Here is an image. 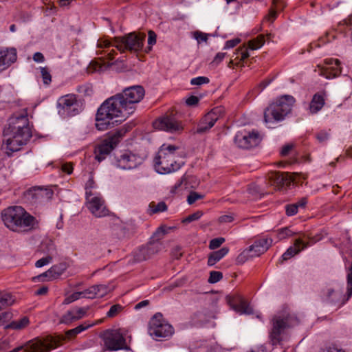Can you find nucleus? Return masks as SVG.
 Masks as SVG:
<instances>
[{"instance_id":"nucleus-1","label":"nucleus","mask_w":352,"mask_h":352,"mask_svg":"<svg viewBox=\"0 0 352 352\" xmlns=\"http://www.w3.org/2000/svg\"><path fill=\"white\" fill-rule=\"evenodd\" d=\"M3 135L2 149L8 155L19 151L30 141L32 132L26 109L15 113L8 119Z\"/></svg>"},{"instance_id":"nucleus-2","label":"nucleus","mask_w":352,"mask_h":352,"mask_svg":"<svg viewBox=\"0 0 352 352\" xmlns=\"http://www.w3.org/2000/svg\"><path fill=\"white\" fill-rule=\"evenodd\" d=\"M145 37L144 34L131 32L122 36H116L112 41L107 38H100L97 43L99 50L96 53L104 54L109 60H112L116 54L115 50H110L111 47H115L121 53L126 51L137 53L142 49Z\"/></svg>"},{"instance_id":"nucleus-3","label":"nucleus","mask_w":352,"mask_h":352,"mask_svg":"<svg viewBox=\"0 0 352 352\" xmlns=\"http://www.w3.org/2000/svg\"><path fill=\"white\" fill-rule=\"evenodd\" d=\"M117 95L106 100L98 109L96 127L104 131L115 124L124 121L131 114Z\"/></svg>"},{"instance_id":"nucleus-4","label":"nucleus","mask_w":352,"mask_h":352,"mask_svg":"<svg viewBox=\"0 0 352 352\" xmlns=\"http://www.w3.org/2000/svg\"><path fill=\"white\" fill-rule=\"evenodd\" d=\"M5 226L12 231L21 232L32 228L37 223L36 218L21 206H10L1 214Z\"/></svg>"},{"instance_id":"nucleus-5","label":"nucleus","mask_w":352,"mask_h":352,"mask_svg":"<svg viewBox=\"0 0 352 352\" xmlns=\"http://www.w3.org/2000/svg\"><path fill=\"white\" fill-rule=\"evenodd\" d=\"M295 102V98L290 95H284L277 98L265 109V124H270L283 120L291 113Z\"/></svg>"},{"instance_id":"nucleus-6","label":"nucleus","mask_w":352,"mask_h":352,"mask_svg":"<svg viewBox=\"0 0 352 352\" xmlns=\"http://www.w3.org/2000/svg\"><path fill=\"white\" fill-rule=\"evenodd\" d=\"M178 147L163 144L154 158V166L160 174H167L176 171L181 167L180 162L175 160V151Z\"/></svg>"},{"instance_id":"nucleus-7","label":"nucleus","mask_w":352,"mask_h":352,"mask_svg":"<svg viewBox=\"0 0 352 352\" xmlns=\"http://www.w3.org/2000/svg\"><path fill=\"white\" fill-rule=\"evenodd\" d=\"M299 323L297 317L285 309L276 314L272 320V328L270 338L273 344H278L282 340V334L287 329L292 328Z\"/></svg>"},{"instance_id":"nucleus-8","label":"nucleus","mask_w":352,"mask_h":352,"mask_svg":"<svg viewBox=\"0 0 352 352\" xmlns=\"http://www.w3.org/2000/svg\"><path fill=\"white\" fill-rule=\"evenodd\" d=\"M273 240L271 238H262L256 240L248 249L243 251L236 258L237 264H243L249 259L258 256L265 252L272 245Z\"/></svg>"},{"instance_id":"nucleus-9","label":"nucleus","mask_w":352,"mask_h":352,"mask_svg":"<svg viewBox=\"0 0 352 352\" xmlns=\"http://www.w3.org/2000/svg\"><path fill=\"white\" fill-rule=\"evenodd\" d=\"M148 332L155 340L170 338L174 332L173 327L162 320L161 314H155L150 320Z\"/></svg>"},{"instance_id":"nucleus-10","label":"nucleus","mask_w":352,"mask_h":352,"mask_svg":"<svg viewBox=\"0 0 352 352\" xmlns=\"http://www.w3.org/2000/svg\"><path fill=\"white\" fill-rule=\"evenodd\" d=\"M123 134L122 131H116L98 144L94 149L96 160L99 162L104 160L120 142Z\"/></svg>"},{"instance_id":"nucleus-11","label":"nucleus","mask_w":352,"mask_h":352,"mask_svg":"<svg viewBox=\"0 0 352 352\" xmlns=\"http://www.w3.org/2000/svg\"><path fill=\"white\" fill-rule=\"evenodd\" d=\"M82 111V106L74 94L61 96L58 100V112L62 117L74 116Z\"/></svg>"},{"instance_id":"nucleus-12","label":"nucleus","mask_w":352,"mask_h":352,"mask_svg":"<svg viewBox=\"0 0 352 352\" xmlns=\"http://www.w3.org/2000/svg\"><path fill=\"white\" fill-rule=\"evenodd\" d=\"M117 96L120 100H123V104L130 114H132L135 109V104L143 98L144 89L142 86H133L125 89L122 94Z\"/></svg>"},{"instance_id":"nucleus-13","label":"nucleus","mask_w":352,"mask_h":352,"mask_svg":"<svg viewBox=\"0 0 352 352\" xmlns=\"http://www.w3.org/2000/svg\"><path fill=\"white\" fill-rule=\"evenodd\" d=\"M58 340L51 336L31 340L25 343L23 352H49L56 348Z\"/></svg>"},{"instance_id":"nucleus-14","label":"nucleus","mask_w":352,"mask_h":352,"mask_svg":"<svg viewBox=\"0 0 352 352\" xmlns=\"http://www.w3.org/2000/svg\"><path fill=\"white\" fill-rule=\"evenodd\" d=\"M262 140L261 134L257 131H238L234 137V143L239 148L249 149L258 146Z\"/></svg>"},{"instance_id":"nucleus-15","label":"nucleus","mask_w":352,"mask_h":352,"mask_svg":"<svg viewBox=\"0 0 352 352\" xmlns=\"http://www.w3.org/2000/svg\"><path fill=\"white\" fill-rule=\"evenodd\" d=\"M106 348L110 351L127 349L125 338L120 329L107 330L103 334Z\"/></svg>"},{"instance_id":"nucleus-16","label":"nucleus","mask_w":352,"mask_h":352,"mask_svg":"<svg viewBox=\"0 0 352 352\" xmlns=\"http://www.w3.org/2000/svg\"><path fill=\"white\" fill-rule=\"evenodd\" d=\"M86 201L88 209L96 217H103L109 214V210L104 205V200L99 194L88 191Z\"/></svg>"},{"instance_id":"nucleus-17","label":"nucleus","mask_w":352,"mask_h":352,"mask_svg":"<svg viewBox=\"0 0 352 352\" xmlns=\"http://www.w3.org/2000/svg\"><path fill=\"white\" fill-rule=\"evenodd\" d=\"M144 161V158L130 151H125L116 158L117 167L123 170L136 168Z\"/></svg>"},{"instance_id":"nucleus-18","label":"nucleus","mask_w":352,"mask_h":352,"mask_svg":"<svg viewBox=\"0 0 352 352\" xmlns=\"http://www.w3.org/2000/svg\"><path fill=\"white\" fill-rule=\"evenodd\" d=\"M153 125L155 129L170 133L180 132L184 129L182 122L172 116L160 117L153 122Z\"/></svg>"},{"instance_id":"nucleus-19","label":"nucleus","mask_w":352,"mask_h":352,"mask_svg":"<svg viewBox=\"0 0 352 352\" xmlns=\"http://www.w3.org/2000/svg\"><path fill=\"white\" fill-rule=\"evenodd\" d=\"M161 243L151 242L145 246L138 248L133 252L135 261L142 262L149 259L153 255L157 254L162 250Z\"/></svg>"},{"instance_id":"nucleus-20","label":"nucleus","mask_w":352,"mask_h":352,"mask_svg":"<svg viewBox=\"0 0 352 352\" xmlns=\"http://www.w3.org/2000/svg\"><path fill=\"white\" fill-rule=\"evenodd\" d=\"M89 307H74L67 311L60 318V323L70 324L72 322L79 320L87 314Z\"/></svg>"},{"instance_id":"nucleus-21","label":"nucleus","mask_w":352,"mask_h":352,"mask_svg":"<svg viewBox=\"0 0 352 352\" xmlns=\"http://www.w3.org/2000/svg\"><path fill=\"white\" fill-rule=\"evenodd\" d=\"M218 112L217 109H212L207 113L199 122L195 133L204 134L208 132L219 119Z\"/></svg>"},{"instance_id":"nucleus-22","label":"nucleus","mask_w":352,"mask_h":352,"mask_svg":"<svg viewBox=\"0 0 352 352\" xmlns=\"http://www.w3.org/2000/svg\"><path fill=\"white\" fill-rule=\"evenodd\" d=\"M341 73L340 62L338 59L329 58L324 60V66L320 69V75L326 78H332Z\"/></svg>"},{"instance_id":"nucleus-23","label":"nucleus","mask_w":352,"mask_h":352,"mask_svg":"<svg viewBox=\"0 0 352 352\" xmlns=\"http://www.w3.org/2000/svg\"><path fill=\"white\" fill-rule=\"evenodd\" d=\"M307 239L305 234H302L298 238L296 239L294 243V246L289 247L286 252L282 255L280 263L287 261L300 252L307 248L309 246V243L306 242Z\"/></svg>"},{"instance_id":"nucleus-24","label":"nucleus","mask_w":352,"mask_h":352,"mask_svg":"<svg viewBox=\"0 0 352 352\" xmlns=\"http://www.w3.org/2000/svg\"><path fill=\"white\" fill-rule=\"evenodd\" d=\"M101 322H102V320H98L96 322L85 321L84 322L79 324L76 327L67 331L65 333V336H53V338L59 340L56 347H58V346L62 344V342L65 339V338H67L68 339H71V338L75 337L78 333L82 332L83 331H85V330L88 329L89 328L94 327V325L100 324ZM50 336L52 337V336Z\"/></svg>"},{"instance_id":"nucleus-25","label":"nucleus","mask_w":352,"mask_h":352,"mask_svg":"<svg viewBox=\"0 0 352 352\" xmlns=\"http://www.w3.org/2000/svg\"><path fill=\"white\" fill-rule=\"evenodd\" d=\"M228 298L230 307L237 313L248 315L254 313L252 308L242 296L237 295L234 297H228Z\"/></svg>"},{"instance_id":"nucleus-26","label":"nucleus","mask_w":352,"mask_h":352,"mask_svg":"<svg viewBox=\"0 0 352 352\" xmlns=\"http://www.w3.org/2000/svg\"><path fill=\"white\" fill-rule=\"evenodd\" d=\"M66 265L65 263H59L51 267L47 271L40 274L35 278L38 280H52L58 278L66 270Z\"/></svg>"},{"instance_id":"nucleus-27","label":"nucleus","mask_w":352,"mask_h":352,"mask_svg":"<svg viewBox=\"0 0 352 352\" xmlns=\"http://www.w3.org/2000/svg\"><path fill=\"white\" fill-rule=\"evenodd\" d=\"M267 177L270 185L276 186H287L294 181L291 175L280 172H270Z\"/></svg>"},{"instance_id":"nucleus-28","label":"nucleus","mask_w":352,"mask_h":352,"mask_svg":"<svg viewBox=\"0 0 352 352\" xmlns=\"http://www.w3.org/2000/svg\"><path fill=\"white\" fill-rule=\"evenodd\" d=\"M52 194V191L35 187L27 190L25 193V197L31 202H36L43 198L45 195L50 197Z\"/></svg>"},{"instance_id":"nucleus-29","label":"nucleus","mask_w":352,"mask_h":352,"mask_svg":"<svg viewBox=\"0 0 352 352\" xmlns=\"http://www.w3.org/2000/svg\"><path fill=\"white\" fill-rule=\"evenodd\" d=\"M324 96L325 94L324 92H318L313 96L309 107L311 114H315L322 109L325 104Z\"/></svg>"},{"instance_id":"nucleus-30","label":"nucleus","mask_w":352,"mask_h":352,"mask_svg":"<svg viewBox=\"0 0 352 352\" xmlns=\"http://www.w3.org/2000/svg\"><path fill=\"white\" fill-rule=\"evenodd\" d=\"M0 54L2 56L0 59V67L9 65L16 60V52L15 49L6 51L0 50Z\"/></svg>"},{"instance_id":"nucleus-31","label":"nucleus","mask_w":352,"mask_h":352,"mask_svg":"<svg viewBox=\"0 0 352 352\" xmlns=\"http://www.w3.org/2000/svg\"><path fill=\"white\" fill-rule=\"evenodd\" d=\"M229 252V248L223 247L221 249L212 252L208 258V265L209 266L214 265L221 258H223Z\"/></svg>"},{"instance_id":"nucleus-32","label":"nucleus","mask_w":352,"mask_h":352,"mask_svg":"<svg viewBox=\"0 0 352 352\" xmlns=\"http://www.w3.org/2000/svg\"><path fill=\"white\" fill-rule=\"evenodd\" d=\"M15 301V298L11 294L0 292V309L12 305Z\"/></svg>"},{"instance_id":"nucleus-33","label":"nucleus","mask_w":352,"mask_h":352,"mask_svg":"<svg viewBox=\"0 0 352 352\" xmlns=\"http://www.w3.org/2000/svg\"><path fill=\"white\" fill-rule=\"evenodd\" d=\"M168 209L167 205L164 201L156 203L152 201L148 205V212L149 214H153L166 211Z\"/></svg>"},{"instance_id":"nucleus-34","label":"nucleus","mask_w":352,"mask_h":352,"mask_svg":"<svg viewBox=\"0 0 352 352\" xmlns=\"http://www.w3.org/2000/svg\"><path fill=\"white\" fill-rule=\"evenodd\" d=\"M41 250L47 254L48 256H52L56 252V245L51 239H46L43 241L41 246Z\"/></svg>"},{"instance_id":"nucleus-35","label":"nucleus","mask_w":352,"mask_h":352,"mask_svg":"<svg viewBox=\"0 0 352 352\" xmlns=\"http://www.w3.org/2000/svg\"><path fill=\"white\" fill-rule=\"evenodd\" d=\"M265 43V36L258 35L256 38L248 41V48L252 50H256L261 48Z\"/></svg>"},{"instance_id":"nucleus-36","label":"nucleus","mask_w":352,"mask_h":352,"mask_svg":"<svg viewBox=\"0 0 352 352\" xmlns=\"http://www.w3.org/2000/svg\"><path fill=\"white\" fill-rule=\"evenodd\" d=\"M29 324V319L28 317H23L18 320H14L6 326V328H11L13 329H22L28 326Z\"/></svg>"},{"instance_id":"nucleus-37","label":"nucleus","mask_w":352,"mask_h":352,"mask_svg":"<svg viewBox=\"0 0 352 352\" xmlns=\"http://www.w3.org/2000/svg\"><path fill=\"white\" fill-rule=\"evenodd\" d=\"M295 234L296 232L291 230L288 227L283 228L277 231V237L278 240H283Z\"/></svg>"},{"instance_id":"nucleus-38","label":"nucleus","mask_w":352,"mask_h":352,"mask_svg":"<svg viewBox=\"0 0 352 352\" xmlns=\"http://www.w3.org/2000/svg\"><path fill=\"white\" fill-rule=\"evenodd\" d=\"M96 287L94 285L80 292L82 298L93 299L97 297Z\"/></svg>"},{"instance_id":"nucleus-39","label":"nucleus","mask_w":352,"mask_h":352,"mask_svg":"<svg viewBox=\"0 0 352 352\" xmlns=\"http://www.w3.org/2000/svg\"><path fill=\"white\" fill-rule=\"evenodd\" d=\"M123 309V307L119 304L112 305L107 313V317L113 318L116 316Z\"/></svg>"},{"instance_id":"nucleus-40","label":"nucleus","mask_w":352,"mask_h":352,"mask_svg":"<svg viewBox=\"0 0 352 352\" xmlns=\"http://www.w3.org/2000/svg\"><path fill=\"white\" fill-rule=\"evenodd\" d=\"M204 197V195L198 193L195 191H191L187 197V201L188 204L191 205L193 204L196 201L201 199Z\"/></svg>"},{"instance_id":"nucleus-41","label":"nucleus","mask_w":352,"mask_h":352,"mask_svg":"<svg viewBox=\"0 0 352 352\" xmlns=\"http://www.w3.org/2000/svg\"><path fill=\"white\" fill-rule=\"evenodd\" d=\"M156 38H157L156 34L153 31H152V30L148 31V47L145 50V52L146 53H148L151 50L152 46L156 43Z\"/></svg>"},{"instance_id":"nucleus-42","label":"nucleus","mask_w":352,"mask_h":352,"mask_svg":"<svg viewBox=\"0 0 352 352\" xmlns=\"http://www.w3.org/2000/svg\"><path fill=\"white\" fill-rule=\"evenodd\" d=\"M223 278V274L218 271H212L210 273L208 282L210 283H216Z\"/></svg>"},{"instance_id":"nucleus-43","label":"nucleus","mask_w":352,"mask_h":352,"mask_svg":"<svg viewBox=\"0 0 352 352\" xmlns=\"http://www.w3.org/2000/svg\"><path fill=\"white\" fill-rule=\"evenodd\" d=\"M41 77L45 85H48L52 81V76L46 67H41Z\"/></svg>"},{"instance_id":"nucleus-44","label":"nucleus","mask_w":352,"mask_h":352,"mask_svg":"<svg viewBox=\"0 0 352 352\" xmlns=\"http://www.w3.org/2000/svg\"><path fill=\"white\" fill-rule=\"evenodd\" d=\"M210 82V80L208 77L206 76H198L196 78H193L190 80V84L192 85H197L200 86L204 84H208Z\"/></svg>"},{"instance_id":"nucleus-45","label":"nucleus","mask_w":352,"mask_h":352,"mask_svg":"<svg viewBox=\"0 0 352 352\" xmlns=\"http://www.w3.org/2000/svg\"><path fill=\"white\" fill-rule=\"evenodd\" d=\"M225 242V239L223 237H218L212 239L209 243V248L210 250H214L221 245Z\"/></svg>"},{"instance_id":"nucleus-46","label":"nucleus","mask_w":352,"mask_h":352,"mask_svg":"<svg viewBox=\"0 0 352 352\" xmlns=\"http://www.w3.org/2000/svg\"><path fill=\"white\" fill-rule=\"evenodd\" d=\"M80 298H82L80 292H74L70 296L66 297L63 301V303L65 305H68L80 299Z\"/></svg>"},{"instance_id":"nucleus-47","label":"nucleus","mask_w":352,"mask_h":352,"mask_svg":"<svg viewBox=\"0 0 352 352\" xmlns=\"http://www.w3.org/2000/svg\"><path fill=\"white\" fill-rule=\"evenodd\" d=\"M96 287L97 297L102 298L104 296L109 292V288L105 285H94Z\"/></svg>"},{"instance_id":"nucleus-48","label":"nucleus","mask_w":352,"mask_h":352,"mask_svg":"<svg viewBox=\"0 0 352 352\" xmlns=\"http://www.w3.org/2000/svg\"><path fill=\"white\" fill-rule=\"evenodd\" d=\"M209 34L204 33L200 31H196L194 32V38L199 43L201 42L206 43L208 39Z\"/></svg>"},{"instance_id":"nucleus-49","label":"nucleus","mask_w":352,"mask_h":352,"mask_svg":"<svg viewBox=\"0 0 352 352\" xmlns=\"http://www.w3.org/2000/svg\"><path fill=\"white\" fill-rule=\"evenodd\" d=\"M52 261V256H47L45 257H43L38 260L36 263L35 266L36 267H41L43 266H45L49 263H50Z\"/></svg>"},{"instance_id":"nucleus-50","label":"nucleus","mask_w":352,"mask_h":352,"mask_svg":"<svg viewBox=\"0 0 352 352\" xmlns=\"http://www.w3.org/2000/svg\"><path fill=\"white\" fill-rule=\"evenodd\" d=\"M298 206L295 204H287L285 206V211L287 216H293L298 212Z\"/></svg>"},{"instance_id":"nucleus-51","label":"nucleus","mask_w":352,"mask_h":352,"mask_svg":"<svg viewBox=\"0 0 352 352\" xmlns=\"http://www.w3.org/2000/svg\"><path fill=\"white\" fill-rule=\"evenodd\" d=\"M202 214H203L202 212L197 211L193 214L188 215L183 221L186 222V223H190L191 221L198 220L199 219L201 218Z\"/></svg>"},{"instance_id":"nucleus-52","label":"nucleus","mask_w":352,"mask_h":352,"mask_svg":"<svg viewBox=\"0 0 352 352\" xmlns=\"http://www.w3.org/2000/svg\"><path fill=\"white\" fill-rule=\"evenodd\" d=\"M237 54L240 55V61H243L250 56L248 48L245 46L238 50Z\"/></svg>"},{"instance_id":"nucleus-53","label":"nucleus","mask_w":352,"mask_h":352,"mask_svg":"<svg viewBox=\"0 0 352 352\" xmlns=\"http://www.w3.org/2000/svg\"><path fill=\"white\" fill-rule=\"evenodd\" d=\"M240 42H241V39L238 38L228 40L226 42L223 49L228 50V49L232 48V47H235L236 45H238Z\"/></svg>"},{"instance_id":"nucleus-54","label":"nucleus","mask_w":352,"mask_h":352,"mask_svg":"<svg viewBox=\"0 0 352 352\" xmlns=\"http://www.w3.org/2000/svg\"><path fill=\"white\" fill-rule=\"evenodd\" d=\"M234 217L232 214H223L219 217V221L223 223H231L234 221Z\"/></svg>"},{"instance_id":"nucleus-55","label":"nucleus","mask_w":352,"mask_h":352,"mask_svg":"<svg viewBox=\"0 0 352 352\" xmlns=\"http://www.w3.org/2000/svg\"><path fill=\"white\" fill-rule=\"evenodd\" d=\"M193 352H212V349L206 343L201 344Z\"/></svg>"},{"instance_id":"nucleus-56","label":"nucleus","mask_w":352,"mask_h":352,"mask_svg":"<svg viewBox=\"0 0 352 352\" xmlns=\"http://www.w3.org/2000/svg\"><path fill=\"white\" fill-rule=\"evenodd\" d=\"M199 98L197 96H191L189 98H188L186 100V103L188 106H195L199 102Z\"/></svg>"},{"instance_id":"nucleus-57","label":"nucleus","mask_w":352,"mask_h":352,"mask_svg":"<svg viewBox=\"0 0 352 352\" xmlns=\"http://www.w3.org/2000/svg\"><path fill=\"white\" fill-rule=\"evenodd\" d=\"M94 188H95L94 180L92 177H90L85 184V190H86L85 195H87V193L88 192V191L92 192L91 190Z\"/></svg>"},{"instance_id":"nucleus-58","label":"nucleus","mask_w":352,"mask_h":352,"mask_svg":"<svg viewBox=\"0 0 352 352\" xmlns=\"http://www.w3.org/2000/svg\"><path fill=\"white\" fill-rule=\"evenodd\" d=\"M316 138L320 142H324L329 138V134L325 131H320L317 134Z\"/></svg>"},{"instance_id":"nucleus-59","label":"nucleus","mask_w":352,"mask_h":352,"mask_svg":"<svg viewBox=\"0 0 352 352\" xmlns=\"http://www.w3.org/2000/svg\"><path fill=\"white\" fill-rule=\"evenodd\" d=\"M61 169L64 173L71 174L73 171V165L70 163H66L62 165Z\"/></svg>"},{"instance_id":"nucleus-60","label":"nucleus","mask_w":352,"mask_h":352,"mask_svg":"<svg viewBox=\"0 0 352 352\" xmlns=\"http://www.w3.org/2000/svg\"><path fill=\"white\" fill-rule=\"evenodd\" d=\"M33 60L36 63H43L45 60V57L41 52H36L33 55Z\"/></svg>"},{"instance_id":"nucleus-61","label":"nucleus","mask_w":352,"mask_h":352,"mask_svg":"<svg viewBox=\"0 0 352 352\" xmlns=\"http://www.w3.org/2000/svg\"><path fill=\"white\" fill-rule=\"evenodd\" d=\"M226 54L223 53V52L217 53V55L215 56V57L214 58L213 63H214L216 64L220 63L223 60V59L225 58Z\"/></svg>"},{"instance_id":"nucleus-62","label":"nucleus","mask_w":352,"mask_h":352,"mask_svg":"<svg viewBox=\"0 0 352 352\" xmlns=\"http://www.w3.org/2000/svg\"><path fill=\"white\" fill-rule=\"evenodd\" d=\"M248 190L253 195H256L261 192L259 188L254 184H251L248 188Z\"/></svg>"},{"instance_id":"nucleus-63","label":"nucleus","mask_w":352,"mask_h":352,"mask_svg":"<svg viewBox=\"0 0 352 352\" xmlns=\"http://www.w3.org/2000/svg\"><path fill=\"white\" fill-rule=\"evenodd\" d=\"M292 145H290V144L285 145L281 149V151H280L281 155H283V156L287 155L289 154V151L292 150Z\"/></svg>"},{"instance_id":"nucleus-64","label":"nucleus","mask_w":352,"mask_h":352,"mask_svg":"<svg viewBox=\"0 0 352 352\" xmlns=\"http://www.w3.org/2000/svg\"><path fill=\"white\" fill-rule=\"evenodd\" d=\"M1 322L4 325L6 321L10 318V314L9 312H2L0 314Z\"/></svg>"}]
</instances>
